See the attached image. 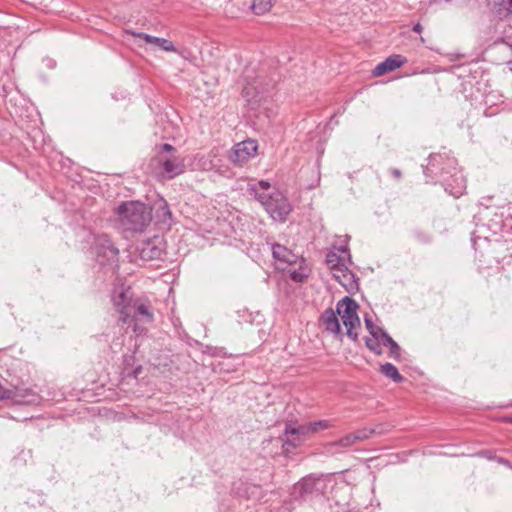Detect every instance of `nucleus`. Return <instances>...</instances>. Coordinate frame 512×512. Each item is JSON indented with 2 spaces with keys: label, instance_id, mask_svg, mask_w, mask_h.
<instances>
[{
  "label": "nucleus",
  "instance_id": "nucleus-3",
  "mask_svg": "<svg viewBox=\"0 0 512 512\" xmlns=\"http://www.w3.org/2000/svg\"><path fill=\"white\" fill-rule=\"evenodd\" d=\"M328 480L329 477L324 474L305 476L293 485L291 497L294 500L305 501L314 496L322 495L327 489Z\"/></svg>",
  "mask_w": 512,
  "mask_h": 512
},
{
  "label": "nucleus",
  "instance_id": "nucleus-17",
  "mask_svg": "<svg viewBox=\"0 0 512 512\" xmlns=\"http://www.w3.org/2000/svg\"><path fill=\"white\" fill-rule=\"evenodd\" d=\"M133 34L136 37L143 39L148 44L156 45L161 50L168 51V52H175L176 51V48H175L173 42L168 40V39L160 38V37H155V36L143 33V32L133 33Z\"/></svg>",
  "mask_w": 512,
  "mask_h": 512
},
{
  "label": "nucleus",
  "instance_id": "nucleus-35",
  "mask_svg": "<svg viewBox=\"0 0 512 512\" xmlns=\"http://www.w3.org/2000/svg\"><path fill=\"white\" fill-rule=\"evenodd\" d=\"M414 32L416 33H421L422 30H423V27L420 23H416L414 26H413V29H412Z\"/></svg>",
  "mask_w": 512,
  "mask_h": 512
},
{
  "label": "nucleus",
  "instance_id": "nucleus-33",
  "mask_svg": "<svg viewBox=\"0 0 512 512\" xmlns=\"http://www.w3.org/2000/svg\"><path fill=\"white\" fill-rule=\"evenodd\" d=\"M308 277V275L303 272V271H300V270H293L291 273H290V278L295 281V282H304L305 279Z\"/></svg>",
  "mask_w": 512,
  "mask_h": 512
},
{
  "label": "nucleus",
  "instance_id": "nucleus-12",
  "mask_svg": "<svg viewBox=\"0 0 512 512\" xmlns=\"http://www.w3.org/2000/svg\"><path fill=\"white\" fill-rule=\"evenodd\" d=\"M406 59L401 55H391L383 62L379 63L373 70V76H382L388 72L394 71L404 65Z\"/></svg>",
  "mask_w": 512,
  "mask_h": 512
},
{
  "label": "nucleus",
  "instance_id": "nucleus-28",
  "mask_svg": "<svg viewBox=\"0 0 512 512\" xmlns=\"http://www.w3.org/2000/svg\"><path fill=\"white\" fill-rule=\"evenodd\" d=\"M311 432L316 433L320 430H325L331 427V424L328 420H318L314 422H309Z\"/></svg>",
  "mask_w": 512,
  "mask_h": 512
},
{
  "label": "nucleus",
  "instance_id": "nucleus-8",
  "mask_svg": "<svg viewBox=\"0 0 512 512\" xmlns=\"http://www.w3.org/2000/svg\"><path fill=\"white\" fill-rule=\"evenodd\" d=\"M93 249L98 262L101 264L115 261L119 254L118 248L114 246L113 242L106 234L94 237Z\"/></svg>",
  "mask_w": 512,
  "mask_h": 512
},
{
  "label": "nucleus",
  "instance_id": "nucleus-31",
  "mask_svg": "<svg viewBox=\"0 0 512 512\" xmlns=\"http://www.w3.org/2000/svg\"><path fill=\"white\" fill-rule=\"evenodd\" d=\"M274 475V469L272 466L267 465L265 468L261 470V481L270 482Z\"/></svg>",
  "mask_w": 512,
  "mask_h": 512
},
{
  "label": "nucleus",
  "instance_id": "nucleus-26",
  "mask_svg": "<svg viewBox=\"0 0 512 512\" xmlns=\"http://www.w3.org/2000/svg\"><path fill=\"white\" fill-rule=\"evenodd\" d=\"M373 434H375V430L372 428H362L351 433L354 443L365 441Z\"/></svg>",
  "mask_w": 512,
  "mask_h": 512
},
{
  "label": "nucleus",
  "instance_id": "nucleus-19",
  "mask_svg": "<svg viewBox=\"0 0 512 512\" xmlns=\"http://www.w3.org/2000/svg\"><path fill=\"white\" fill-rule=\"evenodd\" d=\"M151 322L153 320V314L150 311L148 304H145L137 300L132 308L131 324L136 321Z\"/></svg>",
  "mask_w": 512,
  "mask_h": 512
},
{
  "label": "nucleus",
  "instance_id": "nucleus-27",
  "mask_svg": "<svg viewBox=\"0 0 512 512\" xmlns=\"http://www.w3.org/2000/svg\"><path fill=\"white\" fill-rule=\"evenodd\" d=\"M242 96L249 105H254V99L256 97V87L253 83L247 82L242 89Z\"/></svg>",
  "mask_w": 512,
  "mask_h": 512
},
{
  "label": "nucleus",
  "instance_id": "nucleus-20",
  "mask_svg": "<svg viewBox=\"0 0 512 512\" xmlns=\"http://www.w3.org/2000/svg\"><path fill=\"white\" fill-rule=\"evenodd\" d=\"M381 342L384 346L389 347V355L395 360H399L401 356V347L396 341L383 329H379Z\"/></svg>",
  "mask_w": 512,
  "mask_h": 512
},
{
  "label": "nucleus",
  "instance_id": "nucleus-9",
  "mask_svg": "<svg viewBox=\"0 0 512 512\" xmlns=\"http://www.w3.org/2000/svg\"><path fill=\"white\" fill-rule=\"evenodd\" d=\"M256 153V141L244 140L236 143L228 154L229 160L238 166L253 158Z\"/></svg>",
  "mask_w": 512,
  "mask_h": 512
},
{
  "label": "nucleus",
  "instance_id": "nucleus-15",
  "mask_svg": "<svg viewBox=\"0 0 512 512\" xmlns=\"http://www.w3.org/2000/svg\"><path fill=\"white\" fill-rule=\"evenodd\" d=\"M271 251L273 258L282 264H294L297 262L298 256L283 245L273 244Z\"/></svg>",
  "mask_w": 512,
  "mask_h": 512
},
{
  "label": "nucleus",
  "instance_id": "nucleus-6",
  "mask_svg": "<svg viewBox=\"0 0 512 512\" xmlns=\"http://www.w3.org/2000/svg\"><path fill=\"white\" fill-rule=\"evenodd\" d=\"M137 299L130 287H120L114 290L113 305L120 314V321L124 324H131L132 308Z\"/></svg>",
  "mask_w": 512,
  "mask_h": 512
},
{
  "label": "nucleus",
  "instance_id": "nucleus-10",
  "mask_svg": "<svg viewBox=\"0 0 512 512\" xmlns=\"http://www.w3.org/2000/svg\"><path fill=\"white\" fill-rule=\"evenodd\" d=\"M309 434H312L309 423L298 425L297 427L287 425L284 431L286 437L285 444L295 448L299 446L304 440V437Z\"/></svg>",
  "mask_w": 512,
  "mask_h": 512
},
{
  "label": "nucleus",
  "instance_id": "nucleus-18",
  "mask_svg": "<svg viewBox=\"0 0 512 512\" xmlns=\"http://www.w3.org/2000/svg\"><path fill=\"white\" fill-rule=\"evenodd\" d=\"M354 444L355 443L352 438V435H351V433H349V434L341 437L337 441H332V442L327 443L324 446V449H325L326 453H328L330 455H335L337 453H341L342 450L347 449V448L353 446Z\"/></svg>",
  "mask_w": 512,
  "mask_h": 512
},
{
  "label": "nucleus",
  "instance_id": "nucleus-25",
  "mask_svg": "<svg viewBox=\"0 0 512 512\" xmlns=\"http://www.w3.org/2000/svg\"><path fill=\"white\" fill-rule=\"evenodd\" d=\"M326 263L328 267L334 272L336 269H339L340 267L344 266L342 263V258L339 256L336 252H329L326 255Z\"/></svg>",
  "mask_w": 512,
  "mask_h": 512
},
{
  "label": "nucleus",
  "instance_id": "nucleus-5",
  "mask_svg": "<svg viewBox=\"0 0 512 512\" xmlns=\"http://www.w3.org/2000/svg\"><path fill=\"white\" fill-rule=\"evenodd\" d=\"M337 314L341 317L343 325L347 330V336L352 340H357L358 334L354 331L360 326V319L357 314L358 303L346 296L337 303Z\"/></svg>",
  "mask_w": 512,
  "mask_h": 512
},
{
  "label": "nucleus",
  "instance_id": "nucleus-40",
  "mask_svg": "<svg viewBox=\"0 0 512 512\" xmlns=\"http://www.w3.org/2000/svg\"><path fill=\"white\" fill-rule=\"evenodd\" d=\"M256 8H257L256 0H253V1L251 2L250 9H251L252 11H254Z\"/></svg>",
  "mask_w": 512,
  "mask_h": 512
},
{
  "label": "nucleus",
  "instance_id": "nucleus-21",
  "mask_svg": "<svg viewBox=\"0 0 512 512\" xmlns=\"http://www.w3.org/2000/svg\"><path fill=\"white\" fill-rule=\"evenodd\" d=\"M31 394L30 389H19L18 387L6 388L0 384V400L16 399L26 397Z\"/></svg>",
  "mask_w": 512,
  "mask_h": 512
},
{
  "label": "nucleus",
  "instance_id": "nucleus-22",
  "mask_svg": "<svg viewBox=\"0 0 512 512\" xmlns=\"http://www.w3.org/2000/svg\"><path fill=\"white\" fill-rule=\"evenodd\" d=\"M493 11L500 18H507L512 15V0H492Z\"/></svg>",
  "mask_w": 512,
  "mask_h": 512
},
{
  "label": "nucleus",
  "instance_id": "nucleus-7",
  "mask_svg": "<svg viewBox=\"0 0 512 512\" xmlns=\"http://www.w3.org/2000/svg\"><path fill=\"white\" fill-rule=\"evenodd\" d=\"M475 250H480L482 256L487 255L490 258L495 259L497 262L506 258L507 241L506 240H489L487 238H478L473 240Z\"/></svg>",
  "mask_w": 512,
  "mask_h": 512
},
{
  "label": "nucleus",
  "instance_id": "nucleus-37",
  "mask_svg": "<svg viewBox=\"0 0 512 512\" xmlns=\"http://www.w3.org/2000/svg\"><path fill=\"white\" fill-rule=\"evenodd\" d=\"M439 157H440V156H436V155H435V156H432V155H431V156H430L429 164H430V165H432V166H434V162H436V161H437V158H439Z\"/></svg>",
  "mask_w": 512,
  "mask_h": 512
},
{
  "label": "nucleus",
  "instance_id": "nucleus-2",
  "mask_svg": "<svg viewBox=\"0 0 512 512\" xmlns=\"http://www.w3.org/2000/svg\"><path fill=\"white\" fill-rule=\"evenodd\" d=\"M121 227L130 232H142L152 220V210L140 201H127L117 208Z\"/></svg>",
  "mask_w": 512,
  "mask_h": 512
},
{
  "label": "nucleus",
  "instance_id": "nucleus-36",
  "mask_svg": "<svg viewBox=\"0 0 512 512\" xmlns=\"http://www.w3.org/2000/svg\"><path fill=\"white\" fill-rule=\"evenodd\" d=\"M497 461H498V463H500V464H503V465H506V466H509V467H510V463H509V461H508L507 459H505V458H501V457H500V458H498V460H497Z\"/></svg>",
  "mask_w": 512,
  "mask_h": 512
},
{
  "label": "nucleus",
  "instance_id": "nucleus-30",
  "mask_svg": "<svg viewBox=\"0 0 512 512\" xmlns=\"http://www.w3.org/2000/svg\"><path fill=\"white\" fill-rule=\"evenodd\" d=\"M364 322H365L366 329L369 331V333L371 334V336H375V335L380 334V331H379V329H380V328H377V327L374 325V323H373V321H372L371 317H369L368 315H366V316H365V318H364Z\"/></svg>",
  "mask_w": 512,
  "mask_h": 512
},
{
  "label": "nucleus",
  "instance_id": "nucleus-39",
  "mask_svg": "<svg viewBox=\"0 0 512 512\" xmlns=\"http://www.w3.org/2000/svg\"><path fill=\"white\" fill-rule=\"evenodd\" d=\"M503 421L506 423L512 424V416H505L503 417Z\"/></svg>",
  "mask_w": 512,
  "mask_h": 512
},
{
  "label": "nucleus",
  "instance_id": "nucleus-13",
  "mask_svg": "<svg viewBox=\"0 0 512 512\" xmlns=\"http://www.w3.org/2000/svg\"><path fill=\"white\" fill-rule=\"evenodd\" d=\"M155 219L158 224L170 227L172 224V212L169 209L168 203L163 198L155 201Z\"/></svg>",
  "mask_w": 512,
  "mask_h": 512
},
{
  "label": "nucleus",
  "instance_id": "nucleus-23",
  "mask_svg": "<svg viewBox=\"0 0 512 512\" xmlns=\"http://www.w3.org/2000/svg\"><path fill=\"white\" fill-rule=\"evenodd\" d=\"M380 372L385 377L393 380L396 383H400L404 380V377L399 373L398 369L391 363H385L381 365Z\"/></svg>",
  "mask_w": 512,
  "mask_h": 512
},
{
  "label": "nucleus",
  "instance_id": "nucleus-38",
  "mask_svg": "<svg viewBox=\"0 0 512 512\" xmlns=\"http://www.w3.org/2000/svg\"><path fill=\"white\" fill-rule=\"evenodd\" d=\"M266 117L269 119L271 117V114L273 113L272 109L264 108Z\"/></svg>",
  "mask_w": 512,
  "mask_h": 512
},
{
  "label": "nucleus",
  "instance_id": "nucleus-41",
  "mask_svg": "<svg viewBox=\"0 0 512 512\" xmlns=\"http://www.w3.org/2000/svg\"><path fill=\"white\" fill-rule=\"evenodd\" d=\"M340 250H341L342 252H347V251H348L347 247H343V248H341Z\"/></svg>",
  "mask_w": 512,
  "mask_h": 512
},
{
  "label": "nucleus",
  "instance_id": "nucleus-16",
  "mask_svg": "<svg viewBox=\"0 0 512 512\" xmlns=\"http://www.w3.org/2000/svg\"><path fill=\"white\" fill-rule=\"evenodd\" d=\"M138 250L140 258L145 261L161 259L163 254V250L152 241L143 242Z\"/></svg>",
  "mask_w": 512,
  "mask_h": 512
},
{
  "label": "nucleus",
  "instance_id": "nucleus-14",
  "mask_svg": "<svg viewBox=\"0 0 512 512\" xmlns=\"http://www.w3.org/2000/svg\"><path fill=\"white\" fill-rule=\"evenodd\" d=\"M333 277L348 291L357 288L355 275L344 265L333 272Z\"/></svg>",
  "mask_w": 512,
  "mask_h": 512
},
{
  "label": "nucleus",
  "instance_id": "nucleus-32",
  "mask_svg": "<svg viewBox=\"0 0 512 512\" xmlns=\"http://www.w3.org/2000/svg\"><path fill=\"white\" fill-rule=\"evenodd\" d=\"M272 6V0H258V15L266 13Z\"/></svg>",
  "mask_w": 512,
  "mask_h": 512
},
{
  "label": "nucleus",
  "instance_id": "nucleus-11",
  "mask_svg": "<svg viewBox=\"0 0 512 512\" xmlns=\"http://www.w3.org/2000/svg\"><path fill=\"white\" fill-rule=\"evenodd\" d=\"M336 314L337 311L335 312L332 308H328L321 314L319 322L326 331L342 338L343 334Z\"/></svg>",
  "mask_w": 512,
  "mask_h": 512
},
{
  "label": "nucleus",
  "instance_id": "nucleus-29",
  "mask_svg": "<svg viewBox=\"0 0 512 512\" xmlns=\"http://www.w3.org/2000/svg\"><path fill=\"white\" fill-rule=\"evenodd\" d=\"M413 236L422 244H429L432 241V236L430 234L419 229L413 231Z\"/></svg>",
  "mask_w": 512,
  "mask_h": 512
},
{
  "label": "nucleus",
  "instance_id": "nucleus-4",
  "mask_svg": "<svg viewBox=\"0 0 512 512\" xmlns=\"http://www.w3.org/2000/svg\"><path fill=\"white\" fill-rule=\"evenodd\" d=\"M157 162L165 177L172 179L185 171L184 158L177 149L168 144H162L157 154Z\"/></svg>",
  "mask_w": 512,
  "mask_h": 512
},
{
  "label": "nucleus",
  "instance_id": "nucleus-1",
  "mask_svg": "<svg viewBox=\"0 0 512 512\" xmlns=\"http://www.w3.org/2000/svg\"><path fill=\"white\" fill-rule=\"evenodd\" d=\"M258 201L274 221L285 222L292 212L286 196L265 180H258Z\"/></svg>",
  "mask_w": 512,
  "mask_h": 512
},
{
  "label": "nucleus",
  "instance_id": "nucleus-42",
  "mask_svg": "<svg viewBox=\"0 0 512 512\" xmlns=\"http://www.w3.org/2000/svg\"><path fill=\"white\" fill-rule=\"evenodd\" d=\"M458 194H461V191H460V190H458V191H456V192L454 193V195H455V196H457Z\"/></svg>",
  "mask_w": 512,
  "mask_h": 512
},
{
  "label": "nucleus",
  "instance_id": "nucleus-34",
  "mask_svg": "<svg viewBox=\"0 0 512 512\" xmlns=\"http://www.w3.org/2000/svg\"><path fill=\"white\" fill-rule=\"evenodd\" d=\"M391 174L395 179H400L402 177L401 171L397 168L391 169Z\"/></svg>",
  "mask_w": 512,
  "mask_h": 512
},
{
  "label": "nucleus",
  "instance_id": "nucleus-24",
  "mask_svg": "<svg viewBox=\"0 0 512 512\" xmlns=\"http://www.w3.org/2000/svg\"><path fill=\"white\" fill-rule=\"evenodd\" d=\"M381 337L380 334L372 336V338H366L365 339V345L366 347L374 352L376 355H382L383 350L381 348Z\"/></svg>",
  "mask_w": 512,
  "mask_h": 512
}]
</instances>
